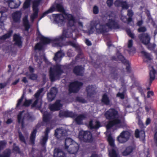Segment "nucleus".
<instances>
[{
  "instance_id": "f257e3e1",
  "label": "nucleus",
  "mask_w": 157,
  "mask_h": 157,
  "mask_svg": "<svg viewBox=\"0 0 157 157\" xmlns=\"http://www.w3.org/2000/svg\"><path fill=\"white\" fill-rule=\"evenodd\" d=\"M118 115V112L114 108H110L105 113V117L107 120H109L106 125L107 129L111 128L114 125H118L119 128L125 126L124 122H122L121 120L117 118Z\"/></svg>"
},
{
  "instance_id": "f03ea898",
  "label": "nucleus",
  "mask_w": 157,
  "mask_h": 157,
  "mask_svg": "<svg viewBox=\"0 0 157 157\" xmlns=\"http://www.w3.org/2000/svg\"><path fill=\"white\" fill-rule=\"evenodd\" d=\"M72 36V33H70L68 34L67 30H64L61 35L53 39L41 36L40 38L42 43L44 44L53 43L55 42V44L56 47H61L63 46V41L67 38L70 37Z\"/></svg>"
},
{
  "instance_id": "7ed1b4c3",
  "label": "nucleus",
  "mask_w": 157,
  "mask_h": 157,
  "mask_svg": "<svg viewBox=\"0 0 157 157\" xmlns=\"http://www.w3.org/2000/svg\"><path fill=\"white\" fill-rule=\"evenodd\" d=\"M65 66L56 64L53 67H51L49 71V78L51 81L53 82L59 79L61 75L64 73Z\"/></svg>"
},
{
  "instance_id": "20e7f679",
  "label": "nucleus",
  "mask_w": 157,
  "mask_h": 157,
  "mask_svg": "<svg viewBox=\"0 0 157 157\" xmlns=\"http://www.w3.org/2000/svg\"><path fill=\"white\" fill-rule=\"evenodd\" d=\"M43 90V88H41L37 90L34 95V97L36 99L31 105L32 108L36 107L37 109L40 110L41 113L43 112L42 110L41 109L42 104V101L41 99L40 100L39 97Z\"/></svg>"
},
{
  "instance_id": "39448f33",
  "label": "nucleus",
  "mask_w": 157,
  "mask_h": 157,
  "mask_svg": "<svg viewBox=\"0 0 157 157\" xmlns=\"http://www.w3.org/2000/svg\"><path fill=\"white\" fill-rule=\"evenodd\" d=\"M82 82L77 80L75 81L70 83L68 85V91L70 93H77L80 90L83 86Z\"/></svg>"
},
{
  "instance_id": "423d86ee",
  "label": "nucleus",
  "mask_w": 157,
  "mask_h": 157,
  "mask_svg": "<svg viewBox=\"0 0 157 157\" xmlns=\"http://www.w3.org/2000/svg\"><path fill=\"white\" fill-rule=\"evenodd\" d=\"M78 137L80 140L86 142L91 143L93 141L92 133L88 131H80Z\"/></svg>"
},
{
  "instance_id": "0eeeda50",
  "label": "nucleus",
  "mask_w": 157,
  "mask_h": 157,
  "mask_svg": "<svg viewBox=\"0 0 157 157\" xmlns=\"http://www.w3.org/2000/svg\"><path fill=\"white\" fill-rule=\"evenodd\" d=\"M93 24L96 29V32L98 34H103L107 32L106 26L100 23L99 21H94Z\"/></svg>"
},
{
  "instance_id": "6e6552de",
  "label": "nucleus",
  "mask_w": 157,
  "mask_h": 157,
  "mask_svg": "<svg viewBox=\"0 0 157 157\" xmlns=\"http://www.w3.org/2000/svg\"><path fill=\"white\" fill-rule=\"evenodd\" d=\"M56 8L57 11L61 12L63 14L66 12L63 5L61 4L57 3L56 5V8L53 6H52L48 10L43 13L41 16V17H44L50 13H52L55 10Z\"/></svg>"
},
{
  "instance_id": "1a4fd4ad",
  "label": "nucleus",
  "mask_w": 157,
  "mask_h": 157,
  "mask_svg": "<svg viewBox=\"0 0 157 157\" xmlns=\"http://www.w3.org/2000/svg\"><path fill=\"white\" fill-rule=\"evenodd\" d=\"M130 136V133L128 131H123L117 138V141L121 143H124L127 141Z\"/></svg>"
},
{
  "instance_id": "9d476101",
  "label": "nucleus",
  "mask_w": 157,
  "mask_h": 157,
  "mask_svg": "<svg viewBox=\"0 0 157 157\" xmlns=\"http://www.w3.org/2000/svg\"><path fill=\"white\" fill-rule=\"evenodd\" d=\"M138 38L141 42L145 45L150 43L151 38L147 33H142L139 35Z\"/></svg>"
},
{
  "instance_id": "9b49d317",
  "label": "nucleus",
  "mask_w": 157,
  "mask_h": 157,
  "mask_svg": "<svg viewBox=\"0 0 157 157\" xmlns=\"http://www.w3.org/2000/svg\"><path fill=\"white\" fill-rule=\"evenodd\" d=\"M72 71L76 76H82L83 75L84 68L82 65H78L74 67Z\"/></svg>"
},
{
  "instance_id": "f8f14e48",
  "label": "nucleus",
  "mask_w": 157,
  "mask_h": 157,
  "mask_svg": "<svg viewBox=\"0 0 157 157\" xmlns=\"http://www.w3.org/2000/svg\"><path fill=\"white\" fill-rule=\"evenodd\" d=\"M77 116V114L71 111L60 110L59 111V116L60 118L63 117L75 118Z\"/></svg>"
},
{
  "instance_id": "ddd939ff",
  "label": "nucleus",
  "mask_w": 157,
  "mask_h": 157,
  "mask_svg": "<svg viewBox=\"0 0 157 157\" xmlns=\"http://www.w3.org/2000/svg\"><path fill=\"white\" fill-rule=\"evenodd\" d=\"M58 90L55 87H52L49 93H47V98L48 101L51 102L54 100L58 93Z\"/></svg>"
},
{
  "instance_id": "4468645a",
  "label": "nucleus",
  "mask_w": 157,
  "mask_h": 157,
  "mask_svg": "<svg viewBox=\"0 0 157 157\" xmlns=\"http://www.w3.org/2000/svg\"><path fill=\"white\" fill-rule=\"evenodd\" d=\"M22 13L20 11H16L12 13L11 16L13 22L19 23L21 22Z\"/></svg>"
},
{
  "instance_id": "2eb2a0df",
  "label": "nucleus",
  "mask_w": 157,
  "mask_h": 157,
  "mask_svg": "<svg viewBox=\"0 0 157 157\" xmlns=\"http://www.w3.org/2000/svg\"><path fill=\"white\" fill-rule=\"evenodd\" d=\"M106 25L110 29H117L120 28L117 22L115 19H109L108 20V22Z\"/></svg>"
},
{
  "instance_id": "dca6fc26",
  "label": "nucleus",
  "mask_w": 157,
  "mask_h": 157,
  "mask_svg": "<svg viewBox=\"0 0 157 157\" xmlns=\"http://www.w3.org/2000/svg\"><path fill=\"white\" fill-rule=\"evenodd\" d=\"M62 106V105L60 103V100H57L55 103L50 104L49 108L51 111H54L59 110Z\"/></svg>"
},
{
  "instance_id": "f3484780",
  "label": "nucleus",
  "mask_w": 157,
  "mask_h": 157,
  "mask_svg": "<svg viewBox=\"0 0 157 157\" xmlns=\"http://www.w3.org/2000/svg\"><path fill=\"white\" fill-rule=\"evenodd\" d=\"M40 126V125L39 124H37L35 126V128L31 133L30 137V141L32 144H34L35 143L37 130Z\"/></svg>"
},
{
  "instance_id": "a211bd4d",
  "label": "nucleus",
  "mask_w": 157,
  "mask_h": 157,
  "mask_svg": "<svg viewBox=\"0 0 157 157\" xmlns=\"http://www.w3.org/2000/svg\"><path fill=\"white\" fill-rule=\"evenodd\" d=\"M86 91L88 97L91 98L96 93L95 89L93 85H89L86 86Z\"/></svg>"
},
{
  "instance_id": "6ab92c4d",
  "label": "nucleus",
  "mask_w": 157,
  "mask_h": 157,
  "mask_svg": "<svg viewBox=\"0 0 157 157\" xmlns=\"http://www.w3.org/2000/svg\"><path fill=\"white\" fill-rule=\"evenodd\" d=\"M54 157H66L65 153L60 149L55 148L54 151Z\"/></svg>"
},
{
  "instance_id": "aec40b11",
  "label": "nucleus",
  "mask_w": 157,
  "mask_h": 157,
  "mask_svg": "<svg viewBox=\"0 0 157 157\" xmlns=\"http://www.w3.org/2000/svg\"><path fill=\"white\" fill-rule=\"evenodd\" d=\"M79 149V145L78 144L76 143L67 149L68 152L71 154L75 155Z\"/></svg>"
},
{
  "instance_id": "412c9836",
  "label": "nucleus",
  "mask_w": 157,
  "mask_h": 157,
  "mask_svg": "<svg viewBox=\"0 0 157 157\" xmlns=\"http://www.w3.org/2000/svg\"><path fill=\"white\" fill-rule=\"evenodd\" d=\"M101 126V125L100 122L98 121H96L95 122V125H93V121L91 120L90 121L88 124V127L90 129H94L95 130H97Z\"/></svg>"
},
{
  "instance_id": "4be33fe9",
  "label": "nucleus",
  "mask_w": 157,
  "mask_h": 157,
  "mask_svg": "<svg viewBox=\"0 0 157 157\" xmlns=\"http://www.w3.org/2000/svg\"><path fill=\"white\" fill-rule=\"evenodd\" d=\"M21 37L19 35L15 34L13 36V40L15 42V44L19 47L22 45V42L21 41Z\"/></svg>"
},
{
  "instance_id": "5701e85b",
  "label": "nucleus",
  "mask_w": 157,
  "mask_h": 157,
  "mask_svg": "<svg viewBox=\"0 0 157 157\" xmlns=\"http://www.w3.org/2000/svg\"><path fill=\"white\" fill-rule=\"evenodd\" d=\"M76 143L70 138H66L65 141V148L68 149V148Z\"/></svg>"
},
{
  "instance_id": "b1692460",
  "label": "nucleus",
  "mask_w": 157,
  "mask_h": 157,
  "mask_svg": "<svg viewBox=\"0 0 157 157\" xmlns=\"http://www.w3.org/2000/svg\"><path fill=\"white\" fill-rule=\"evenodd\" d=\"M112 59L115 60H119L121 61L124 64H127L128 63V61L125 59L124 56L121 55V53H120L116 58L113 56L112 57Z\"/></svg>"
},
{
  "instance_id": "393cba45",
  "label": "nucleus",
  "mask_w": 157,
  "mask_h": 157,
  "mask_svg": "<svg viewBox=\"0 0 157 157\" xmlns=\"http://www.w3.org/2000/svg\"><path fill=\"white\" fill-rule=\"evenodd\" d=\"M53 17H54V21L57 23L63 22L65 18L63 15L61 14H53Z\"/></svg>"
},
{
  "instance_id": "a878e982",
  "label": "nucleus",
  "mask_w": 157,
  "mask_h": 157,
  "mask_svg": "<svg viewBox=\"0 0 157 157\" xmlns=\"http://www.w3.org/2000/svg\"><path fill=\"white\" fill-rule=\"evenodd\" d=\"M66 131L60 128H57L55 130L54 135L56 136H59L60 137L65 136L66 135Z\"/></svg>"
},
{
  "instance_id": "bb28decb",
  "label": "nucleus",
  "mask_w": 157,
  "mask_h": 157,
  "mask_svg": "<svg viewBox=\"0 0 157 157\" xmlns=\"http://www.w3.org/2000/svg\"><path fill=\"white\" fill-rule=\"evenodd\" d=\"M24 111H20L17 115V120L18 123H21V129H23L25 127V120L22 118L23 113Z\"/></svg>"
},
{
  "instance_id": "cd10ccee",
  "label": "nucleus",
  "mask_w": 157,
  "mask_h": 157,
  "mask_svg": "<svg viewBox=\"0 0 157 157\" xmlns=\"http://www.w3.org/2000/svg\"><path fill=\"white\" fill-rule=\"evenodd\" d=\"M6 2L8 4L9 7L12 9L17 8L20 5V3H16L14 0H7Z\"/></svg>"
},
{
  "instance_id": "c85d7f7f",
  "label": "nucleus",
  "mask_w": 157,
  "mask_h": 157,
  "mask_svg": "<svg viewBox=\"0 0 157 157\" xmlns=\"http://www.w3.org/2000/svg\"><path fill=\"white\" fill-rule=\"evenodd\" d=\"M133 150L134 148L132 146H128L122 152V155L123 156H127L132 153L133 151Z\"/></svg>"
},
{
  "instance_id": "c756f323",
  "label": "nucleus",
  "mask_w": 157,
  "mask_h": 157,
  "mask_svg": "<svg viewBox=\"0 0 157 157\" xmlns=\"http://www.w3.org/2000/svg\"><path fill=\"white\" fill-rule=\"evenodd\" d=\"M23 22L25 30L28 31L30 28V26L28 19L27 16H25L23 18Z\"/></svg>"
},
{
  "instance_id": "7c9ffc66",
  "label": "nucleus",
  "mask_w": 157,
  "mask_h": 157,
  "mask_svg": "<svg viewBox=\"0 0 157 157\" xmlns=\"http://www.w3.org/2000/svg\"><path fill=\"white\" fill-rule=\"evenodd\" d=\"M134 15V13L131 9H129L127 10V15L128 17L127 18V22L124 23L129 24L132 21V17Z\"/></svg>"
},
{
  "instance_id": "2f4dec72",
  "label": "nucleus",
  "mask_w": 157,
  "mask_h": 157,
  "mask_svg": "<svg viewBox=\"0 0 157 157\" xmlns=\"http://www.w3.org/2000/svg\"><path fill=\"white\" fill-rule=\"evenodd\" d=\"M86 116L83 114H80L77 116L75 119L76 123L78 124H82V121L86 118Z\"/></svg>"
},
{
  "instance_id": "473e14b6",
  "label": "nucleus",
  "mask_w": 157,
  "mask_h": 157,
  "mask_svg": "<svg viewBox=\"0 0 157 157\" xmlns=\"http://www.w3.org/2000/svg\"><path fill=\"white\" fill-rule=\"evenodd\" d=\"M22 118L24 120L26 119L27 121L31 122L35 120V118L29 113L24 114L23 117H22Z\"/></svg>"
},
{
  "instance_id": "72a5a7b5",
  "label": "nucleus",
  "mask_w": 157,
  "mask_h": 157,
  "mask_svg": "<svg viewBox=\"0 0 157 157\" xmlns=\"http://www.w3.org/2000/svg\"><path fill=\"white\" fill-rule=\"evenodd\" d=\"M155 73L156 71L152 67V70L150 71L149 72L150 81L149 83L150 85L151 84L152 81H153L155 78Z\"/></svg>"
},
{
  "instance_id": "f704fd0d",
  "label": "nucleus",
  "mask_w": 157,
  "mask_h": 157,
  "mask_svg": "<svg viewBox=\"0 0 157 157\" xmlns=\"http://www.w3.org/2000/svg\"><path fill=\"white\" fill-rule=\"evenodd\" d=\"M13 31L12 30L9 31L7 33L0 36V40H5L9 38L12 35Z\"/></svg>"
},
{
  "instance_id": "c9c22d12",
  "label": "nucleus",
  "mask_w": 157,
  "mask_h": 157,
  "mask_svg": "<svg viewBox=\"0 0 157 157\" xmlns=\"http://www.w3.org/2000/svg\"><path fill=\"white\" fill-rule=\"evenodd\" d=\"M11 153V150L7 149L4 151L2 154H0V157H10Z\"/></svg>"
},
{
  "instance_id": "e433bc0d",
  "label": "nucleus",
  "mask_w": 157,
  "mask_h": 157,
  "mask_svg": "<svg viewBox=\"0 0 157 157\" xmlns=\"http://www.w3.org/2000/svg\"><path fill=\"white\" fill-rule=\"evenodd\" d=\"M101 102L107 105H109V104L110 100L106 94H104L102 95Z\"/></svg>"
},
{
  "instance_id": "4c0bfd02",
  "label": "nucleus",
  "mask_w": 157,
  "mask_h": 157,
  "mask_svg": "<svg viewBox=\"0 0 157 157\" xmlns=\"http://www.w3.org/2000/svg\"><path fill=\"white\" fill-rule=\"evenodd\" d=\"M26 75L29 79L33 81L36 80L38 78L37 75L34 73L30 74H28L26 73Z\"/></svg>"
},
{
  "instance_id": "58836bf2",
  "label": "nucleus",
  "mask_w": 157,
  "mask_h": 157,
  "mask_svg": "<svg viewBox=\"0 0 157 157\" xmlns=\"http://www.w3.org/2000/svg\"><path fill=\"white\" fill-rule=\"evenodd\" d=\"M48 138V137L44 135L42 137V139L40 140V143L42 147L45 146Z\"/></svg>"
},
{
  "instance_id": "ea45409f",
  "label": "nucleus",
  "mask_w": 157,
  "mask_h": 157,
  "mask_svg": "<svg viewBox=\"0 0 157 157\" xmlns=\"http://www.w3.org/2000/svg\"><path fill=\"white\" fill-rule=\"evenodd\" d=\"M140 134L142 136L145 137V132L144 131L141 130L140 131L138 129H136L135 131V136L136 137V138H139Z\"/></svg>"
},
{
  "instance_id": "a19ab883",
  "label": "nucleus",
  "mask_w": 157,
  "mask_h": 157,
  "mask_svg": "<svg viewBox=\"0 0 157 157\" xmlns=\"http://www.w3.org/2000/svg\"><path fill=\"white\" fill-rule=\"evenodd\" d=\"M41 0H36L33 2V10H39L38 6L40 5Z\"/></svg>"
},
{
  "instance_id": "79ce46f5",
  "label": "nucleus",
  "mask_w": 157,
  "mask_h": 157,
  "mask_svg": "<svg viewBox=\"0 0 157 157\" xmlns=\"http://www.w3.org/2000/svg\"><path fill=\"white\" fill-rule=\"evenodd\" d=\"M51 118V115L49 113L44 114L43 116V121L44 122L47 123L50 121Z\"/></svg>"
},
{
  "instance_id": "37998d69",
  "label": "nucleus",
  "mask_w": 157,
  "mask_h": 157,
  "mask_svg": "<svg viewBox=\"0 0 157 157\" xmlns=\"http://www.w3.org/2000/svg\"><path fill=\"white\" fill-rule=\"evenodd\" d=\"M33 13L30 16L31 20L33 21L35 19L37 18L38 16L39 10H33Z\"/></svg>"
},
{
  "instance_id": "c03bdc74",
  "label": "nucleus",
  "mask_w": 157,
  "mask_h": 157,
  "mask_svg": "<svg viewBox=\"0 0 157 157\" xmlns=\"http://www.w3.org/2000/svg\"><path fill=\"white\" fill-rule=\"evenodd\" d=\"M108 141L109 142V145L111 147H115L114 140L112 137L111 135H109L108 136Z\"/></svg>"
},
{
  "instance_id": "a18cd8bd",
  "label": "nucleus",
  "mask_w": 157,
  "mask_h": 157,
  "mask_svg": "<svg viewBox=\"0 0 157 157\" xmlns=\"http://www.w3.org/2000/svg\"><path fill=\"white\" fill-rule=\"evenodd\" d=\"M67 43L69 45L72 46L76 49H78L79 48V45L74 41H69L67 42Z\"/></svg>"
},
{
  "instance_id": "49530a36",
  "label": "nucleus",
  "mask_w": 157,
  "mask_h": 157,
  "mask_svg": "<svg viewBox=\"0 0 157 157\" xmlns=\"http://www.w3.org/2000/svg\"><path fill=\"white\" fill-rule=\"evenodd\" d=\"M31 0H25L23 3V8L24 9L28 8L30 6Z\"/></svg>"
},
{
  "instance_id": "de8ad7c7",
  "label": "nucleus",
  "mask_w": 157,
  "mask_h": 157,
  "mask_svg": "<svg viewBox=\"0 0 157 157\" xmlns=\"http://www.w3.org/2000/svg\"><path fill=\"white\" fill-rule=\"evenodd\" d=\"M63 14L67 17L68 21H70V20L72 21L75 20V19L74 17L71 14L67 13L66 12Z\"/></svg>"
},
{
  "instance_id": "09e8293b",
  "label": "nucleus",
  "mask_w": 157,
  "mask_h": 157,
  "mask_svg": "<svg viewBox=\"0 0 157 157\" xmlns=\"http://www.w3.org/2000/svg\"><path fill=\"white\" fill-rule=\"evenodd\" d=\"M141 53L144 56L145 58L147 59L148 60H151L152 59L149 53L144 51H142L141 52Z\"/></svg>"
},
{
  "instance_id": "8fccbe9b",
  "label": "nucleus",
  "mask_w": 157,
  "mask_h": 157,
  "mask_svg": "<svg viewBox=\"0 0 157 157\" xmlns=\"http://www.w3.org/2000/svg\"><path fill=\"white\" fill-rule=\"evenodd\" d=\"M75 100L76 101L82 103H87L85 99L79 96L76 97L75 98Z\"/></svg>"
},
{
  "instance_id": "3c124183",
  "label": "nucleus",
  "mask_w": 157,
  "mask_h": 157,
  "mask_svg": "<svg viewBox=\"0 0 157 157\" xmlns=\"http://www.w3.org/2000/svg\"><path fill=\"white\" fill-rule=\"evenodd\" d=\"M109 155L110 157H117L118 155L115 149H112L109 152Z\"/></svg>"
},
{
  "instance_id": "603ef678",
  "label": "nucleus",
  "mask_w": 157,
  "mask_h": 157,
  "mask_svg": "<svg viewBox=\"0 0 157 157\" xmlns=\"http://www.w3.org/2000/svg\"><path fill=\"white\" fill-rule=\"evenodd\" d=\"M61 52L59 51L55 54L53 59L55 61H58L59 58L61 57Z\"/></svg>"
},
{
  "instance_id": "864d4df0",
  "label": "nucleus",
  "mask_w": 157,
  "mask_h": 157,
  "mask_svg": "<svg viewBox=\"0 0 157 157\" xmlns=\"http://www.w3.org/2000/svg\"><path fill=\"white\" fill-rule=\"evenodd\" d=\"M18 136L20 140L23 142L24 144H26V141L24 136L21 132H18Z\"/></svg>"
},
{
  "instance_id": "5fc2aeb1",
  "label": "nucleus",
  "mask_w": 157,
  "mask_h": 157,
  "mask_svg": "<svg viewBox=\"0 0 157 157\" xmlns=\"http://www.w3.org/2000/svg\"><path fill=\"white\" fill-rule=\"evenodd\" d=\"M126 32L127 35L132 39H134L135 36L134 33H132L130 29H126Z\"/></svg>"
},
{
  "instance_id": "6e6d98bb",
  "label": "nucleus",
  "mask_w": 157,
  "mask_h": 157,
  "mask_svg": "<svg viewBox=\"0 0 157 157\" xmlns=\"http://www.w3.org/2000/svg\"><path fill=\"white\" fill-rule=\"evenodd\" d=\"M32 100L31 99L27 100L26 99L25 101L23 104L22 106L25 107H28L32 103Z\"/></svg>"
},
{
  "instance_id": "4d7b16f0",
  "label": "nucleus",
  "mask_w": 157,
  "mask_h": 157,
  "mask_svg": "<svg viewBox=\"0 0 157 157\" xmlns=\"http://www.w3.org/2000/svg\"><path fill=\"white\" fill-rule=\"evenodd\" d=\"M121 6L122 7V9L125 10H127L129 7V6L126 1H123Z\"/></svg>"
},
{
  "instance_id": "13d9d810",
  "label": "nucleus",
  "mask_w": 157,
  "mask_h": 157,
  "mask_svg": "<svg viewBox=\"0 0 157 157\" xmlns=\"http://www.w3.org/2000/svg\"><path fill=\"white\" fill-rule=\"evenodd\" d=\"M16 144L15 143H13V150L14 152L20 153V149L18 146H16Z\"/></svg>"
},
{
  "instance_id": "bf43d9fd",
  "label": "nucleus",
  "mask_w": 157,
  "mask_h": 157,
  "mask_svg": "<svg viewBox=\"0 0 157 157\" xmlns=\"http://www.w3.org/2000/svg\"><path fill=\"white\" fill-rule=\"evenodd\" d=\"M24 94H23L22 95L21 98L20 99H19L17 101V102L16 105L17 107H18L20 106L24 98Z\"/></svg>"
},
{
  "instance_id": "052dcab7",
  "label": "nucleus",
  "mask_w": 157,
  "mask_h": 157,
  "mask_svg": "<svg viewBox=\"0 0 157 157\" xmlns=\"http://www.w3.org/2000/svg\"><path fill=\"white\" fill-rule=\"evenodd\" d=\"M43 48V46L40 43H37L35 46V50H40Z\"/></svg>"
},
{
  "instance_id": "680f3d73",
  "label": "nucleus",
  "mask_w": 157,
  "mask_h": 157,
  "mask_svg": "<svg viewBox=\"0 0 157 157\" xmlns=\"http://www.w3.org/2000/svg\"><path fill=\"white\" fill-rule=\"evenodd\" d=\"M139 33H144L147 31V29L145 26L140 27L137 30Z\"/></svg>"
},
{
  "instance_id": "e2e57ef3",
  "label": "nucleus",
  "mask_w": 157,
  "mask_h": 157,
  "mask_svg": "<svg viewBox=\"0 0 157 157\" xmlns=\"http://www.w3.org/2000/svg\"><path fill=\"white\" fill-rule=\"evenodd\" d=\"M75 23V19L74 21H69L67 23V26L68 28L69 27H71L74 25Z\"/></svg>"
},
{
  "instance_id": "0e129e2a",
  "label": "nucleus",
  "mask_w": 157,
  "mask_h": 157,
  "mask_svg": "<svg viewBox=\"0 0 157 157\" xmlns=\"http://www.w3.org/2000/svg\"><path fill=\"white\" fill-rule=\"evenodd\" d=\"M93 13L95 14H97L99 12V9L98 6H94L93 8Z\"/></svg>"
},
{
  "instance_id": "69168bd1",
  "label": "nucleus",
  "mask_w": 157,
  "mask_h": 157,
  "mask_svg": "<svg viewBox=\"0 0 157 157\" xmlns=\"http://www.w3.org/2000/svg\"><path fill=\"white\" fill-rule=\"evenodd\" d=\"M51 128L48 127H47L46 128L45 131L44 132V135L48 137V134L50 132Z\"/></svg>"
},
{
  "instance_id": "338daca9",
  "label": "nucleus",
  "mask_w": 157,
  "mask_h": 157,
  "mask_svg": "<svg viewBox=\"0 0 157 157\" xmlns=\"http://www.w3.org/2000/svg\"><path fill=\"white\" fill-rule=\"evenodd\" d=\"M138 124L139 127L142 128H144V124L140 118L138 119Z\"/></svg>"
},
{
  "instance_id": "774afa93",
  "label": "nucleus",
  "mask_w": 157,
  "mask_h": 157,
  "mask_svg": "<svg viewBox=\"0 0 157 157\" xmlns=\"http://www.w3.org/2000/svg\"><path fill=\"white\" fill-rule=\"evenodd\" d=\"M122 1L121 0H116L114 3V4L117 7L121 6Z\"/></svg>"
}]
</instances>
